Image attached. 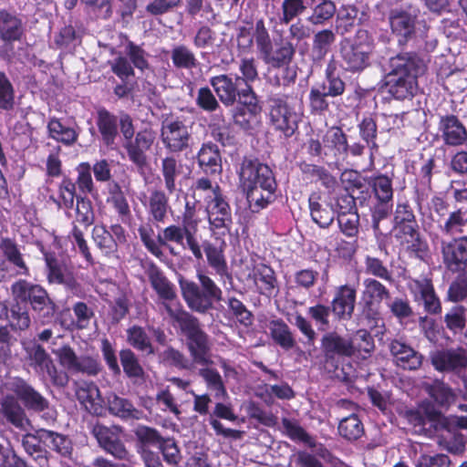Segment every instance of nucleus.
<instances>
[{
    "label": "nucleus",
    "mask_w": 467,
    "mask_h": 467,
    "mask_svg": "<svg viewBox=\"0 0 467 467\" xmlns=\"http://www.w3.org/2000/svg\"><path fill=\"white\" fill-rule=\"evenodd\" d=\"M238 174L240 185L253 213H259L275 200L277 182L267 164L257 158L244 157Z\"/></svg>",
    "instance_id": "nucleus-1"
},
{
    "label": "nucleus",
    "mask_w": 467,
    "mask_h": 467,
    "mask_svg": "<svg viewBox=\"0 0 467 467\" xmlns=\"http://www.w3.org/2000/svg\"><path fill=\"white\" fill-rule=\"evenodd\" d=\"M389 71L386 87L389 94L397 100L411 99L418 91V78L424 63L418 53L400 52L389 58Z\"/></svg>",
    "instance_id": "nucleus-2"
},
{
    "label": "nucleus",
    "mask_w": 467,
    "mask_h": 467,
    "mask_svg": "<svg viewBox=\"0 0 467 467\" xmlns=\"http://www.w3.org/2000/svg\"><path fill=\"white\" fill-rule=\"evenodd\" d=\"M392 232L396 242L405 247L410 256L421 261L428 257L429 244L420 234L413 207L408 200L398 201L396 203Z\"/></svg>",
    "instance_id": "nucleus-3"
},
{
    "label": "nucleus",
    "mask_w": 467,
    "mask_h": 467,
    "mask_svg": "<svg viewBox=\"0 0 467 467\" xmlns=\"http://www.w3.org/2000/svg\"><path fill=\"white\" fill-rule=\"evenodd\" d=\"M164 306L169 317L178 325L181 333L185 337L186 347L192 362L202 366L211 364L213 361L209 336L202 328L199 319L182 307L173 308L168 304H164Z\"/></svg>",
    "instance_id": "nucleus-4"
},
{
    "label": "nucleus",
    "mask_w": 467,
    "mask_h": 467,
    "mask_svg": "<svg viewBox=\"0 0 467 467\" xmlns=\"http://www.w3.org/2000/svg\"><path fill=\"white\" fill-rule=\"evenodd\" d=\"M201 207L202 205L187 197L181 216V224H170L165 227L163 236L165 240L173 241V244L190 250L193 257L199 262L202 259V251H201L196 234L202 221L198 215Z\"/></svg>",
    "instance_id": "nucleus-5"
},
{
    "label": "nucleus",
    "mask_w": 467,
    "mask_h": 467,
    "mask_svg": "<svg viewBox=\"0 0 467 467\" xmlns=\"http://www.w3.org/2000/svg\"><path fill=\"white\" fill-rule=\"evenodd\" d=\"M374 47L368 31L358 29L352 37H344L339 43L340 67L346 73H362L371 65Z\"/></svg>",
    "instance_id": "nucleus-6"
},
{
    "label": "nucleus",
    "mask_w": 467,
    "mask_h": 467,
    "mask_svg": "<svg viewBox=\"0 0 467 467\" xmlns=\"http://www.w3.org/2000/svg\"><path fill=\"white\" fill-rule=\"evenodd\" d=\"M120 132L124 139L123 147L128 158L138 170L143 171L148 165L147 152L151 150L156 135L151 129H143L135 132L132 117L126 112L120 113Z\"/></svg>",
    "instance_id": "nucleus-7"
},
{
    "label": "nucleus",
    "mask_w": 467,
    "mask_h": 467,
    "mask_svg": "<svg viewBox=\"0 0 467 467\" xmlns=\"http://www.w3.org/2000/svg\"><path fill=\"white\" fill-rule=\"evenodd\" d=\"M11 291L16 302L29 305L42 324L53 320L57 306L42 285L19 279L11 285Z\"/></svg>",
    "instance_id": "nucleus-8"
},
{
    "label": "nucleus",
    "mask_w": 467,
    "mask_h": 467,
    "mask_svg": "<svg viewBox=\"0 0 467 467\" xmlns=\"http://www.w3.org/2000/svg\"><path fill=\"white\" fill-rule=\"evenodd\" d=\"M200 285L193 281L181 280L182 296L192 311L205 314L213 308L215 302L223 300V291L207 275H197Z\"/></svg>",
    "instance_id": "nucleus-9"
},
{
    "label": "nucleus",
    "mask_w": 467,
    "mask_h": 467,
    "mask_svg": "<svg viewBox=\"0 0 467 467\" xmlns=\"http://www.w3.org/2000/svg\"><path fill=\"white\" fill-rule=\"evenodd\" d=\"M368 185L376 199L371 208L372 228L379 231L380 222L387 219L393 209V180L387 174L379 173L369 177Z\"/></svg>",
    "instance_id": "nucleus-10"
},
{
    "label": "nucleus",
    "mask_w": 467,
    "mask_h": 467,
    "mask_svg": "<svg viewBox=\"0 0 467 467\" xmlns=\"http://www.w3.org/2000/svg\"><path fill=\"white\" fill-rule=\"evenodd\" d=\"M353 345L349 337L337 332H327L321 338L323 363L328 372L337 373L348 358L353 357Z\"/></svg>",
    "instance_id": "nucleus-11"
},
{
    "label": "nucleus",
    "mask_w": 467,
    "mask_h": 467,
    "mask_svg": "<svg viewBox=\"0 0 467 467\" xmlns=\"http://www.w3.org/2000/svg\"><path fill=\"white\" fill-rule=\"evenodd\" d=\"M59 364L72 375L97 377L103 366L97 355H77L69 345H63L55 351Z\"/></svg>",
    "instance_id": "nucleus-12"
},
{
    "label": "nucleus",
    "mask_w": 467,
    "mask_h": 467,
    "mask_svg": "<svg viewBox=\"0 0 467 467\" xmlns=\"http://www.w3.org/2000/svg\"><path fill=\"white\" fill-rule=\"evenodd\" d=\"M205 209L212 234L219 238L231 235L234 218L227 196L218 192L213 203L206 205Z\"/></svg>",
    "instance_id": "nucleus-13"
},
{
    "label": "nucleus",
    "mask_w": 467,
    "mask_h": 467,
    "mask_svg": "<svg viewBox=\"0 0 467 467\" xmlns=\"http://www.w3.org/2000/svg\"><path fill=\"white\" fill-rule=\"evenodd\" d=\"M29 366L43 376H47L52 384L58 388H64L68 383V376L63 370H58L53 359L44 347L35 344L26 349Z\"/></svg>",
    "instance_id": "nucleus-14"
},
{
    "label": "nucleus",
    "mask_w": 467,
    "mask_h": 467,
    "mask_svg": "<svg viewBox=\"0 0 467 467\" xmlns=\"http://www.w3.org/2000/svg\"><path fill=\"white\" fill-rule=\"evenodd\" d=\"M363 285L362 314L368 320L377 323L380 318L381 304L390 299V291L376 278H366Z\"/></svg>",
    "instance_id": "nucleus-15"
},
{
    "label": "nucleus",
    "mask_w": 467,
    "mask_h": 467,
    "mask_svg": "<svg viewBox=\"0 0 467 467\" xmlns=\"http://www.w3.org/2000/svg\"><path fill=\"white\" fill-rule=\"evenodd\" d=\"M219 100L225 107H233L251 93L239 80L237 74H220L213 76L209 80Z\"/></svg>",
    "instance_id": "nucleus-16"
},
{
    "label": "nucleus",
    "mask_w": 467,
    "mask_h": 467,
    "mask_svg": "<svg viewBox=\"0 0 467 467\" xmlns=\"http://www.w3.org/2000/svg\"><path fill=\"white\" fill-rule=\"evenodd\" d=\"M270 123L285 137H291L297 130L296 115L287 104V96L273 95L267 99Z\"/></svg>",
    "instance_id": "nucleus-17"
},
{
    "label": "nucleus",
    "mask_w": 467,
    "mask_h": 467,
    "mask_svg": "<svg viewBox=\"0 0 467 467\" xmlns=\"http://www.w3.org/2000/svg\"><path fill=\"white\" fill-rule=\"evenodd\" d=\"M161 139L165 149L172 154L190 149L192 140L189 127L179 118L162 122Z\"/></svg>",
    "instance_id": "nucleus-18"
},
{
    "label": "nucleus",
    "mask_w": 467,
    "mask_h": 467,
    "mask_svg": "<svg viewBox=\"0 0 467 467\" xmlns=\"http://www.w3.org/2000/svg\"><path fill=\"white\" fill-rule=\"evenodd\" d=\"M359 279L335 287L330 303L333 308V318L337 322L348 321L352 318L357 304Z\"/></svg>",
    "instance_id": "nucleus-19"
},
{
    "label": "nucleus",
    "mask_w": 467,
    "mask_h": 467,
    "mask_svg": "<svg viewBox=\"0 0 467 467\" xmlns=\"http://www.w3.org/2000/svg\"><path fill=\"white\" fill-rule=\"evenodd\" d=\"M91 237L96 247L107 257L114 256L119 246L127 243V234L124 227L114 223L109 229L105 224H97L93 227Z\"/></svg>",
    "instance_id": "nucleus-20"
},
{
    "label": "nucleus",
    "mask_w": 467,
    "mask_h": 467,
    "mask_svg": "<svg viewBox=\"0 0 467 467\" xmlns=\"http://www.w3.org/2000/svg\"><path fill=\"white\" fill-rule=\"evenodd\" d=\"M441 254L445 268L451 273L467 269V235L453 236L441 242Z\"/></svg>",
    "instance_id": "nucleus-21"
},
{
    "label": "nucleus",
    "mask_w": 467,
    "mask_h": 467,
    "mask_svg": "<svg viewBox=\"0 0 467 467\" xmlns=\"http://www.w3.org/2000/svg\"><path fill=\"white\" fill-rule=\"evenodd\" d=\"M404 419L410 425L418 428L420 431L425 430L427 421L431 422L436 430L447 429L449 424L448 419L442 412L429 401L423 402L420 409L405 410Z\"/></svg>",
    "instance_id": "nucleus-22"
},
{
    "label": "nucleus",
    "mask_w": 467,
    "mask_h": 467,
    "mask_svg": "<svg viewBox=\"0 0 467 467\" xmlns=\"http://www.w3.org/2000/svg\"><path fill=\"white\" fill-rule=\"evenodd\" d=\"M95 121L102 145L114 150L119 137L120 115L117 116L105 107H100L96 111Z\"/></svg>",
    "instance_id": "nucleus-23"
},
{
    "label": "nucleus",
    "mask_w": 467,
    "mask_h": 467,
    "mask_svg": "<svg viewBox=\"0 0 467 467\" xmlns=\"http://www.w3.org/2000/svg\"><path fill=\"white\" fill-rule=\"evenodd\" d=\"M41 252L47 265V279L48 283L62 285L70 291H77L79 284L67 265L57 259L54 252H47L43 246Z\"/></svg>",
    "instance_id": "nucleus-24"
},
{
    "label": "nucleus",
    "mask_w": 467,
    "mask_h": 467,
    "mask_svg": "<svg viewBox=\"0 0 467 467\" xmlns=\"http://www.w3.org/2000/svg\"><path fill=\"white\" fill-rule=\"evenodd\" d=\"M11 390L26 410L37 413L49 410L48 400L24 379L15 378Z\"/></svg>",
    "instance_id": "nucleus-25"
},
{
    "label": "nucleus",
    "mask_w": 467,
    "mask_h": 467,
    "mask_svg": "<svg viewBox=\"0 0 467 467\" xmlns=\"http://www.w3.org/2000/svg\"><path fill=\"white\" fill-rule=\"evenodd\" d=\"M389 24L399 46H405L415 36L417 15L403 9H390Z\"/></svg>",
    "instance_id": "nucleus-26"
},
{
    "label": "nucleus",
    "mask_w": 467,
    "mask_h": 467,
    "mask_svg": "<svg viewBox=\"0 0 467 467\" xmlns=\"http://www.w3.org/2000/svg\"><path fill=\"white\" fill-rule=\"evenodd\" d=\"M262 107L256 94H250L233 109L232 118L234 123L240 129L248 131L254 129L258 122Z\"/></svg>",
    "instance_id": "nucleus-27"
},
{
    "label": "nucleus",
    "mask_w": 467,
    "mask_h": 467,
    "mask_svg": "<svg viewBox=\"0 0 467 467\" xmlns=\"http://www.w3.org/2000/svg\"><path fill=\"white\" fill-rule=\"evenodd\" d=\"M92 434L99 445L118 460H128L129 451L122 442L119 430L97 423L93 426Z\"/></svg>",
    "instance_id": "nucleus-28"
},
{
    "label": "nucleus",
    "mask_w": 467,
    "mask_h": 467,
    "mask_svg": "<svg viewBox=\"0 0 467 467\" xmlns=\"http://www.w3.org/2000/svg\"><path fill=\"white\" fill-rule=\"evenodd\" d=\"M438 131L447 146H462L467 141V129L454 114L439 116Z\"/></svg>",
    "instance_id": "nucleus-29"
},
{
    "label": "nucleus",
    "mask_w": 467,
    "mask_h": 467,
    "mask_svg": "<svg viewBox=\"0 0 467 467\" xmlns=\"http://www.w3.org/2000/svg\"><path fill=\"white\" fill-rule=\"evenodd\" d=\"M431 365L439 372L459 373L467 368V353L463 348L439 350L431 357Z\"/></svg>",
    "instance_id": "nucleus-30"
},
{
    "label": "nucleus",
    "mask_w": 467,
    "mask_h": 467,
    "mask_svg": "<svg viewBox=\"0 0 467 467\" xmlns=\"http://www.w3.org/2000/svg\"><path fill=\"white\" fill-rule=\"evenodd\" d=\"M201 249H203L202 254L204 253L206 256L207 265L211 267L214 274L219 275L221 279H228L232 280V275L229 272L227 260L224 254V251L226 248V244L222 238L221 243L215 244L210 240H204L202 244H200ZM203 258L201 260L202 261Z\"/></svg>",
    "instance_id": "nucleus-31"
},
{
    "label": "nucleus",
    "mask_w": 467,
    "mask_h": 467,
    "mask_svg": "<svg viewBox=\"0 0 467 467\" xmlns=\"http://www.w3.org/2000/svg\"><path fill=\"white\" fill-rule=\"evenodd\" d=\"M253 279L259 295L267 298L276 297L280 292L279 282L274 268L260 263L254 266Z\"/></svg>",
    "instance_id": "nucleus-32"
},
{
    "label": "nucleus",
    "mask_w": 467,
    "mask_h": 467,
    "mask_svg": "<svg viewBox=\"0 0 467 467\" xmlns=\"http://www.w3.org/2000/svg\"><path fill=\"white\" fill-rule=\"evenodd\" d=\"M389 348L398 367L407 370H416L421 367L422 354L401 339L391 340Z\"/></svg>",
    "instance_id": "nucleus-33"
},
{
    "label": "nucleus",
    "mask_w": 467,
    "mask_h": 467,
    "mask_svg": "<svg viewBox=\"0 0 467 467\" xmlns=\"http://www.w3.org/2000/svg\"><path fill=\"white\" fill-rule=\"evenodd\" d=\"M145 274L160 299L171 302L177 297L175 285L153 261L146 263Z\"/></svg>",
    "instance_id": "nucleus-34"
},
{
    "label": "nucleus",
    "mask_w": 467,
    "mask_h": 467,
    "mask_svg": "<svg viewBox=\"0 0 467 467\" xmlns=\"http://www.w3.org/2000/svg\"><path fill=\"white\" fill-rule=\"evenodd\" d=\"M76 397L85 410L92 415H101L104 411V400L96 383L81 381L76 383Z\"/></svg>",
    "instance_id": "nucleus-35"
},
{
    "label": "nucleus",
    "mask_w": 467,
    "mask_h": 467,
    "mask_svg": "<svg viewBox=\"0 0 467 467\" xmlns=\"http://www.w3.org/2000/svg\"><path fill=\"white\" fill-rule=\"evenodd\" d=\"M138 233L140 241L147 251L158 259H162L164 257V253L161 249L162 246L168 247L170 254L176 255L174 248L170 245L173 241H167L163 238L164 229L155 238V232L152 225L150 223H146L139 226Z\"/></svg>",
    "instance_id": "nucleus-36"
},
{
    "label": "nucleus",
    "mask_w": 467,
    "mask_h": 467,
    "mask_svg": "<svg viewBox=\"0 0 467 467\" xmlns=\"http://www.w3.org/2000/svg\"><path fill=\"white\" fill-rule=\"evenodd\" d=\"M197 164L206 175H217L223 171L222 155L218 146L212 142L202 144L197 152Z\"/></svg>",
    "instance_id": "nucleus-37"
},
{
    "label": "nucleus",
    "mask_w": 467,
    "mask_h": 467,
    "mask_svg": "<svg viewBox=\"0 0 467 467\" xmlns=\"http://www.w3.org/2000/svg\"><path fill=\"white\" fill-rule=\"evenodd\" d=\"M259 53L265 64L272 67H279L286 64H291L296 54V47L289 40L281 39L280 42L276 44L275 50L271 43Z\"/></svg>",
    "instance_id": "nucleus-38"
},
{
    "label": "nucleus",
    "mask_w": 467,
    "mask_h": 467,
    "mask_svg": "<svg viewBox=\"0 0 467 467\" xmlns=\"http://www.w3.org/2000/svg\"><path fill=\"white\" fill-rule=\"evenodd\" d=\"M213 417L222 420H226L229 421H235L237 420V416L234 413L233 406L231 404L217 402L209 419V423L217 435H222L224 438L233 439H239L241 437L240 431L230 428H224L223 423Z\"/></svg>",
    "instance_id": "nucleus-39"
},
{
    "label": "nucleus",
    "mask_w": 467,
    "mask_h": 467,
    "mask_svg": "<svg viewBox=\"0 0 467 467\" xmlns=\"http://www.w3.org/2000/svg\"><path fill=\"white\" fill-rule=\"evenodd\" d=\"M169 193L166 190L154 189L145 204L150 220L157 223H163L168 218V213L171 212Z\"/></svg>",
    "instance_id": "nucleus-40"
},
{
    "label": "nucleus",
    "mask_w": 467,
    "mask_h": 467,
    "mask_svg": "<svg viewBox=\"0 0 467 467\" xmlns=\"http://www.w3.org/2000/svg\"><path fill=\"white\" fill-rule=\"evenodd\" d=\"M74 317L70 316L67 318L66 312L68 313L69 309L64 310L60 314V324L63 327L67 329L84 330L89 327L91 319L95 317L94 310L88 306L85 302L78 301L72 306Z\"/></svg>",
    "instance_id": "nucleus-41"
},
{
    "label": "nucleus",
    "mask_w": 467,
    "mask_h": 467,
    "mask_svg": "<svg viewBox=\"0 0 467 467\" xmlns=\"http://www.w3.org/2000/svg\"><path fill=\"white\" fill-rule=\"evenodd\" d=\"M160 172L161 182H162L167 193L172 195L181 190L179 178L183 172L182 165L173 155L161 159Z\"/></svg>",
    "instance_id": "nucleus-42"
},
{
    "label": "nucleus",
    "mask_w": 467,
    "mask_h": 467,
    "mask_svg": "<svg viewBox=\"0 0 467 467\" xmlns=\"http://www.w3.org/2000/svg\"><path fill=\"white\" fill-rule=\"evenodd\" d=\"M223 193L218 183L213 184L208 177H201L192 182L188 189V198L202 205L213 203L217 193Z\"/></svg>",
    "instance_id": "nucleus-43"
},
{
    "label": "nucleus",
    "mask_w": 467,
    "mask_h": 467,
    "mask_svg": "<svg viewBox=\"0 0 467 467\" xmlns=\"http://www.w3.org/2000/svg\"><path fill=\"white\" fill-rule=\"evenodd\" d=\"M24 35L22 19L6 9H0V39L3 42H19Z\"/></svg>",
    "instance_id": "nucleus-44"
},
{
    "label": "nucleus",
    "mask_w": 467,
    "mask_h": 467,
    "mask_svg": "<svg viewBox=\"0 0 467 467\" xmlns=\"http://www.w3.org/2000/svg\"><path fill=\"white\" fill-rule=\"evenodd\" d=\"M324 148L333 152L336 161L346 160L348 136L341 127L328 128L322 137Z\"/></svg>",
    "instance_id": "nucleus-45"
},
{
    "label": "nucleus",
    "mask_w": 467,
    "mask_h": 467,
    "mask_svg": "<svg viewBox=\"0 0 467 467\" xmlns=\"http://www.w3.org/2000/svg\"><path fill=\"white\" fill-rule=\"evenodd\" d=\"M320 195L312 193L308 198L310 215L315 223L321 228L329 227L335 219L336 212L328 203H321Z\"/></svg>",
    "instance_id": "nucleus-46"
},
{
    "label": "nucleus",
    "mask_w": 467,
    "mask_h": 467,
    "mask_svg": "<svg viewBox=\"0 0 467 467\" xmlns=\"http://www.w3.org/2000/svg\"><path fill=\"white\" fill-rule=\"evenodd\" d=\"M307 7L312 11L307 21L313 26H323L336 15V4L332 0H306Z\"/></svg>",
    "instance_id": "nucleus-47"
},
{
    "label": "nucleus",
    "mask_w": 467,
    "mask_h": 467,
    "mask_svg": "<svg viewBox=\"0 0 467 467\" xmlns=\"http://www.w3.org/2000/svg\"><path fill=\"white\" fill-rule=\"evenodd\" d=\"M425 390L434 402L444 410H448L457 400L454 390L441 379H435L428 384Z\"/></svg>",
    "instance_id": "nucleus-48"
},
{
    "label": "nucleus",
    "mask_w": 467,
    "mask_h": 467,
    "mask_svg": "<svg viewBox=\"0 0 467 467\" xmlns=\"http://www.w3.org/2000/svg\"><path fill=\"white\" fill-rule=\"evenodd\" d=\"M336 41V34L331 29H322L313 36L311 47V59L314 63H320L331 51Z\"/></svg>",
    "instance_id": "nucleus-49"
},
{
    "label": "nucleus",
    "mask_w": 467,
    "mask_h": 467,
    "mask_svg": "<svg viewBox=\"0 0 467 467\" xmlns=\"http://www.w3.org/2000/svg\"><path fill=\"white\" fill-rule=\"evenodd\" d=\"M269 330L273 341L284 350H290L296 346V340L289 326L282 318L271 320Z\"/></svg>",
    "instance_id": "nucleus-50"
},
{
    "label": "nucleus",
    "mask_w": 467,
    "mask_h": 467,
    "mask_svg": "<svg viewBox=\"0 0 467 467\" xmlns=\"http://www.w3.org/2000/svg\"><path fill=\"white\" fill-rule=\"evenodd\" d=\"M77 187L74 180L64 175L57 185V197H50L59 209L71 210L77 201Z\"/></svg>",
    "instance_id": "nucleus-51"
},
{
    "label": "nucleus",
    "mask_w": 467,
    "mask_h": 467,
    "mask_svg": "<svg viewBox=\"0 0 467 467\" xmlns=\"http://www.w3.org/2000/svg\"><path fill=\"white\" fill-rule=\"evenodd\" d=\"M109 410L123 420H140L144 417V412L137 409L130 400L117 395L109 400Z\"/></svg>",
    "instance_id": "nucleus-52"
},
{
    "label": "nucleus",
    "mask_w": 467,
    "mask_h": 467,
    "mask_svg": "<svg viewBox=\"0 0 467 467\" xmlns=\"http://www.w3.org/2000/svg\"><path fill=\"white\" fill-rule=\"evenodd\" d=\"M299 167L306 179L315 182H319L326 189H335L337 179L324 166L304 161Z\"/></svg>",
    "instance_id": "nucleus-53"
},
{
    "label": "nucleus",
    "mask_w": 467,
    "mask_h": 467,
    "mask_svg": "<svg viewBox=\"0 0 467 467\" xmlns=\"http://www.w3.org/2000/svg\"><path fill=\"white\" fill-rule=\"evenodd\" d=\"M226 316L234 319L241 326L250 327L254 324V317L251 310L235 296H228L225 300Z\"/></svg>",
    "instance_id": "nucleus-54"
},
{
    "label": "nucleus",
    "mask_w": 467,
    "mask_h": 467,
    "mask_svg": "<svg viewBox=\"0 0 467 467\" xmlns=\"http://www.w3.org/2000/svg\"><path fill=\"white\" fill-rule=\"evenodd\" d=\"M467 226V209L459 207L448 214L443 223L439 224V229L444 235L454 236L462 234Z\"/></svg>",
    "instance_id": "nucleus-55"
},
{
    "label": "nucleus",
    "mask_w": 467,
    "mask_h": 467,
    "mask_svg": "<svg viewBox=\"0 0 467 467\" xmlns=\"http://www.w3.org/2000/svg\"><path fill=\"white\" fill-rule=\"evenodd\" d=\"M127 342L136 350L148 356L155 354V348L144 327L133 325L127 329Z\"/></svg>",
    "instance_id": "nucleus-56"
},
{
    "label": "nucleus",
    "mask_w": 467,
    "mask_h": 467,
    "mask_svg": "<svg viewBox=\"0 0 467 467\" xmlns=\"http://www.w3.org/2000/svg\"><path fill=\"white\" fill-rule=\"evenodd\" d=\"M47 128L49 138L66 146H71L78 140V132L73 128L63 125L57 118H51Z\"/></svg>",
    "instance_id": "nucleus-57"
},
{
    "label": "nucleus",
    "mask_w": 467,
    "mask_h": 467,
    "mask_svg": "<svg viewBox=\"0 0 467 467\" xmlns=\"http://www.w3.org/2000/svg\"><path fill=\"white\" fill-rule=\"evenodd\" d=\"M0 250L6 260L19 269V274L29 275V268L24 261L23 254L15 240L8 237L2 238L0 241Z\"/></svg>",
    "instance_id": "nucleus-58"
},
{
    "label": "nucleus",
    "mask_w": 467,
    "mask_h": 467,
    "mask_svg": "<svg viewBox=\"0 0 467 467\" xmlns=\"http://www.w3.org/2000/svg\"><path fill=\"white\" fill-rule=\"evenodd\" d=\"M336 16V31L344 36L353 30L357 25L358 9L354 5H342Z\"/></svg>",
    "instance_id": "nucleus-59"
},
{
    "label": "nucleus",
    "mask_w": 467,
    "mask_h": 467,
    "mask_svg": "<svg viewBox=\"0 0 467 467\" xmlns=\"http://www.w3.org/2000/svg\"><path fill=\"white\" fill-rule=\"evenodd\" d=\"M40 439L48 441L47 446L63 457H68L72 453V442L65 435L53 431L41 429L37 431Z\"/></svg>",
    "instance_id": "nucleus-60"
},
{
    "label": "nucleus",
    "mask_w": 467,
    "mask_h": 467,
    "mask_svg": "<svg viewBox=\"0 0 467 467\" xmlns=\"http://www.w3.org/2000/svg\"><path fill=\"white\" fill-rule=\"evenodd\" d=\"M119 360L125 376L130 379H142L145 371L139 358L130 348H123L119 351Z\"/></svg>",
    "instance_id": "nucleus-61"
},
{
    "label": "nucleus",
    "mask_w": 467,
    "mask_h": 467,
    "mask_svg": "<svg viewBox=\"0 0 467 467\" xmlns=\"http://www.w3.org/2000/svg\"><path fill=\"white\" fill-rule=\"evenodd\" d=\"M171 59L176 69L190 70L197 67L199 64L193 51L183 44L176 45L171 48Z\"/></svg>",
    "instance_id": "nucleus-62"
},
{
    "label": "nucleus",
    "mask_w": 467,
    "mask_h": 467,
    "mask_svg": "<svg viewBox=\"0 0 467 467\" xmlns=\"http://www.w3.org/2000/svg\"><path fill=\"white\" fill-rule=\"evenodd\" d=\"M337 431L339 435L348 441H358L365 434L364 425L357 414L342 419Z\"/></svg>",
    "instance_id": "nucleus-63"
},
{
    "label": "nucleus",
    "mask_w": 467,
    "mask_h": 467,
    "mask_svg": "<svg viewBox=\"0 0 467 467\" xmlns=\"http://www.w3.org/2000/svg\"><path fill=\"white\" fill-rule=\"evenodd\" d=\"M1 410L6 420L16 428H22L26 420V411L12 396H6L1 402Z\"/></svg>",
    "instance_id": "nucleus-64"
}]
</instances>
